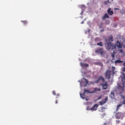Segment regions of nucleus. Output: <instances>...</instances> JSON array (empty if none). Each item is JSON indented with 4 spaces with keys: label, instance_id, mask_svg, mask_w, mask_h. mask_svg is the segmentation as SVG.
Listing matches in <instances>:
<instances>
[{
    "label": "nucleus",
    "instance_id": "nucleus-1",
    "mask_svg": "<svg viewBox=\"0 0 125 125\" xmlns=\"http://www.w3.org/2000/svg\"><path fill=\"white\" fill-rule=\"evenodd\" d=\"M106 42V43L105 44V47L106 48L107 50H109L110 49H111L112 47V43L110 42H107V40H105Z\"/></svg>",
    "mask_w": 125,
    "mask_h": 125
},
{
    "label": "nucleus",
    "instance_id": "nucleus-2",
    "mask_svg": "<svg viewBox=\"0 0 125 125\" xmlns=\"http://www.w3.org/2000/svg\"><path fill=\"white\" fill-rule=\"evenodd\" d=\"M95 53H98L100 54L101 55H103L104 51L103 50V49L102 48H99L95 51Z\"/></svg>",
    "mask_w": 125,
    "mask_h": 125
},
{
    "label": "nucleus",
    "instance_id": "nucleus-3",
    "mask_svg": "<svg viewBox=\"0 0 125 125\" xmlns=\"http://www.w3.org/2000/svg\"><path fill=\"white\" fill-rule=\"evenodd\" d=\"M110 71L109 70H107L105 73V77L107 79L109 80L110 78Z\"/></svg>",
    "mask_w": 125,
    "mask_h": 125
},
{
    "label": "nucleus",
    "instance_id": "nucleus-4",
    "mask_svg": "<svg viewBox=\"0 0 125 125\" xmlns=\"http://www.w3.org/2000/svg\"><path fill=\"white\" fill-rule=\"evenodd\" d=\"M115 45L117 46L118 48H122L123 46L122 44L118 41H117V42L115 43Z\"/></svg>",
    "mask_w": 125,
    "mask_h": 125
},
{
    "label": "nucleus",
    "instance_id": "nucleus-5",
    "mask_svg": "<svg viewBox=\"0 0 125 125\" xmlns=\"http://www.w3.org/2000/svg\"><path fill=\"white\" fill-rule=\"evenodd\" d=\"M97 107H98V104H95L93 106L90 108V110L93 111H96V110H97Z\"/></svg>",
    "mask_w": 125,
    "mask_h": 125
},
{
    "label": "nucleus",
    "instance_id": "nucleus-6",
    "mask_svg": "<svg viewBox=\"0 0 125 125\" xmlns=\"http://www.w3.org/2000/svg\"><path fill=\"white\" fill-rule=\"evenodd\" d=\"M100 81H102L103 82H104V78L102 76L99 77L98 79L96 81V83H98V82H99Z\"/></svg>",
    "mask_w": 125,
    "mask_h": 125
},
{
    "label": "nucleus",
    "instance_id": "nucleus-7",
    "mask_svg": "<svg viewBox=\"0 0 125 125\" xmlns=\"http://www.w3.org/2000/svg\"><path fill=\"white\" fill-rule=\"evenodd\" d=\"M125 86V83L123 82V84H122V86H121L120 84L118 85V88L119 89H120L122 91L124 90V87Z\"/></svg>",
    "mask_w": 125,
    "mask_h": 125
},
{
    "label": "nucleus",
    "instance_id": "nucleus-8",
    "mask_svg": "<svg viewBox=\"0 0 125 125\" xmlns=\"http://www.w3.org/2000/svg\"><path fill=\"white\" fill-rule=\"evenodd\" d=\"M123 115L122 113L121 112H118L116 113V117L117 119H120V118L121 117V116Z\"/></svg>",
    "mask_w": 125,
    "mask_h": 125
},
{
    "label": "nucleus",
    "instance_id": "nucleus-9",
    "mask_svg": "<svg viewBox=\"0 0 125 125\" xmlns=\"http://www.w3.org/2000/svg\"><path fill=\"white\" fill-rule=\"evenodd\" d=\"M101 85L103 86V88L104 89H107V87H108V85H107V83H102L101 84Z\"/></svg>",
    "mask_w": 125,
    "mask_h": 125
},
{
    "label": "nucleus",
    "instance_id": "nucleus-10",
    "mask_svg": "<svg viewBox=\"0 0 125 125\" xmlns=\"http://www.w3.org/2000/svg\"><path fill=\"white\" fill-rule=\"evenodd\" d=\"M81 66L82 67H87H87H88L89 65H88V63L81 62Z\"/></svg>",
    "mask_w": 125,
    "mask_h": 125
},
{
    "label": "nucleus",
    "instance_id": "nucleus-11",
    "mask_svg": "<svg viewBox=\"0 0 125 125\" xmlns=\"http://www.w3.org/2000/svg\"><path fill=\"white\" fill-rule=\"evenodd\" d=\"M109 97H110L111 99H114L115 97V94L114 91H111L110 95H109Z\"/></svg>",
    "mask_w": 125,
    "mask_h": 125
},
{
    "label": "nucleus",
    "instance_id": "nucleus-12",
    "mask_svg": "<svg viewBox=\"0 0 125 125\" xmlns=\"http://www.w3.org/2000/svg\"><path fill=\"white\" fill-rule=\"evenodd\" d=\"M109 17L108 16L107 13H105L104 15L102 17L103 20H105V19H109Z\"/></svg>",
    "mask_w": 125,
    "mask_h": 125
},
{
    "label": "nucleus",
    "instance_id": "nucleus-13",
    "mask_svg": "<svg viewBox=\"0 0 125 125\" xmlns=\"http://www.w3.org/2000/svg\"><path fill=\"white\" fill-rule=\"evenodd\" d=\"M107 40V42H112L113 41V37L112 35H110L109 37H108V39H106Z\"/></svg>",
    "mask_w": 125,
    "mask_h": 125
},
{
    "label": "nucleus",
    "instance_id": "nucleus-14",
    "mask_svg": "<svg viewBox=\"0 0 125 125\" xmlns=\"http://www.w3.org/2000/svg\"><path fill=\"white\" fill-rule=\"evenodd\" d=\"M107 13L109 15L112 16L113 14V12L112 11H111L110 8H108L107 10Z\"/></svg>",
    "mask_w": 125,
    "mask_h": 125
},
{
    "label": "nucleus",
    "instance_id": "nucleus-15",
    "mask_svg": "<svg viewBox=\"0 0 125 125\" xmlns=\"http://www.w3.org/2000/svg\"><path fill=\"white\" fill-rule=\"evenodd\" d=\"M125 96H122V99H124L123 101L121 102V104H125Z\"/></svg>",
    "mask_w": 125,
    "mask_h": 125
},
{
    "label": "nucleus",
    "instance_id": "nucleus-16",
    "mask_svg": "<svg viewBox=\"0 0 125 125\" xmlns=\"http://www.w3.org/2000/svg\"><path fill=\"white\" fill-rule=\"evenodd\" d=\"M114 62L115 64L121 63L123 62V61L119 60H116Z\"/></svg>",
    "mask_w": 125,
    "mask_h": 125
},
{
    "label": "nucleus",
    "instance_id": "nucleus-17",
    "mask_svg": "<svg viewBox=\"0 0 125 125\" xmlns=\"http://www.w3.org/2000/svg\"><path fill=\"white\" fill-rule=\"evenodd\" d=\"M89 93V91L88 90H85V89H84V93L83 94V96H84V94H85V93Z\"/></svg>",
    "mask_w": 125,
    "mask_h": 125
},
{
    "label": "nucleus",
    "instance_id": "nucleus-18",
    "mask_svg": "<svg viewBox=\"0 0 125 125\" xmlns=\"http://www.w3.org/2000/svg\"><path fill=\"white\" fill-rule=\"evenodd\" d=\"M122 105V104H118V105L117 106V108H116V111H118V110H119V108H120V107H121Z\"/></svg>",
    "mask_w": 125,
    "mask_h": 125
},
{
    "label": "nucleus",
    "instance_id": "nucleus-19",
    "mask_svg": "<svg viewBox=\"0 0 125 125\" xmlns=\"http://www.w3.org/2000/svg\"><path fill=\"white\" fill-rule=\"evenodd\" d=\"M97 45H98V46H99L102 47V46H103V42H99V43H97Z\"/></svg>",
    "mask_w": 125,
    "mask_h": 125
},
{
    "label": "nucleus",
    "instance_id": "nucleus-20",
    "mask_svg": "<svg viewBox=\"0 0 125 125\" xmlns=\"http://www.w3.org/2000/svg\"><path fill=\"white\" fill-rule=\"evenodd\" d=\"M116 48V44H115V45L112 44V47H111V49L114 50V49H115Z\"/></svg>",
    "mask_w": 125,
    "mask_h": 125
},
{
    "label": "nucleus",
    "instance_id": "nucleus-21",
    "mask_svg": "<svg viewBox=\"0 0 125 125\" xmlns=\"http://www.w3.org/2000/svg\"><path fill=\"white\" fill-rule=\"evenodd\" d=\"M108 100V98L107 97H105V98L102 101L104 102V103L105 104L106 103V102Z\"/></svg>",
    "mask_w": 125,
    "mask_h": 125
},
{
    "label": "nucleus",
    "instance_id": "nucleus-22",
    "mask_svg": "<svg viewBox=\"0 0 125 125\" xmlns=\"http://www.w3.org/2000/svg\"><path fill=\"white\" fill-rule=\"evenodd\" d=\"M21 22L24 24H26L28 23V21H21Z\"/></svg>",
    "mask_w": 125,
    "mask_h": 125
},
{
    "label": "nucleus",
    "instance_id": "nucleus-23",
    "mask_svg": "<svg viewBox=\"0 0 125 125\" xmlns=\"http://www.w3.org/2000/svg\"><path fill=\"white\" fill-rule=\"evenodd\" d=\"M105 109V107L103 106L101 107V112H103L104 111V109Z\"/></svg>",
    "mask_w": 125,
    "mask_h": 125
},
{
    "label": "nucleus",
    "instance_id": "nucleus-24",
    "mask_svg": "<svg viewBox=\"0 0 125 125\" xmlns=\"http://www.w3.org/2000/svg\"><path fill=\"white\" fill-rule=\"evenodd\" d=\"M83 79L85 81V82L86 83V84H88V81L85 78H83Z\"/></svg>",
    "mask_w": 125,
    "mask_h": 125
},
{
    "label": "nucleus",
    "instance_id": "nucleus-25",
    "mask_svg": "<svg viewBox=\"0 0 125 125\" xmlns=\"http://www.w3.org/2000/svg\"><path fill=\"white\" fill-rule=\"evenodd\" d=\"M95 91H101V89L96 87V88H95Z\"/></svg>",
    "mask_w": 125,
    "mask_h": 125
},
{
    "label": "nucleus",
    "instance_id": "nucleus-26",
    "mask_svg": "<svg viewBox=\"0 0 125 125\" xmlns=\"http://www.w3.org/2000/svg\"><path fill=\"white\" fill-rule=\"evenodd\" d=\"M100 40L99 39V38H96L95 39V42H100Z\"/></svg>",
    "mask_w": 125,
    "mask_h": 125
},
{
    "label": "nucleus",
    "instance_id": "nucleus-27",
    "mask_svg": "<svg viewBox=\"0 0 125 125\" xmlns=\"http://www.w3.org/2000/svg\"><path fill=\"white\" fill-rule=\"evenodd\" d=\"M101 98H102V95H100V96L98 98V99L96 100V101H98V100L101 99Z\"/></svg>",
    "mask_w": 125,
    "mask_h": 125
},
{
    "label": "nucleus",
    "instance_id": "nucleus-28",
    "mask_svg": "<svg viewBox=\"0 0 125 125\" xmlns=\"http://www.w3.org/2000/svg\"><path fill=\"white\" fill-rule=\"evenodd\" d=\"M125 11L123 9H122V11H121V13L122 14V15L125 14Z\"/></svg>",
    "mask_w": 125,
    "mask_h": 125
},
{
    "label": "nucleus",
    "instance_id": "nucleus-29",
    "mask_svg": "<svg viewBox=\"0 0 125 125\" xmlns=\"http://www.w3.org/2000/svg\"><path fill=\"white\" fill-rule=\"evenodd\" d=\"M118 51H119V53H123V49L118 50Z\"/></svg>",
    "mask_w": 125,
    "mask_h": 125
},
{
    "label": "nucleus",
    "instance_id": "nucleus-30",
    "mask_svg": "<svg viewBox=\"0 0 125 125\" xmlns=\"http://www.w3.org/2000/svg\"><path fill=\"white\" fill-rule=\"evenodd\" d=\"M100 104L101 105H102L104 104V102L102 101L101 102H100Z\"/></svg>",
    "mask_w": 125,
    "mask_h": 125
},
{
    "label": "nucleus",
    "instance_id": "nucleus-31",
    "mask_svg": "<svg viewBox=\"0 0 125 125\" xmlns=\"http://www.w3.org/2000/svg\"><path fill=\"white\" fill-rule=\"evenodd\" d=\"M52 94H53V95H56V91L55 90H53L52 91Z\"/></svg>",
    "mask_w": 125,
    "mask_h": 125
},
{
    "label": "nucleus",
    "instance_id": "nucleus-32",
    "mask_svg": "<svg viewBox=\"0 0 125 125\" xmlns=\"http://www.w3.org/2000/svg\"><path fill=\"white\" fill-rule=\"evenodd\" d=\"M111 56L112 57V58H114V57H115L114 52L113 53L111 54Z\"/></svg>",
    "mask_w": 125,
    "mask_h": 125
},
{
    "label": "nucleus",
    "instance_id": "nucleus-33",
    "mask_svg": "<svg viewBox=\"0 0 125 125\" xmlns=\"http://www.w3.org/2000/svg\"><path fill=\"white\" fill-rule=\"evenodd\" d=\"M80 96H81V97L82 99H84V97H83V95L82 94V93H80Z\"/></svg>",
    "mask_w": 125,
    "mask_h": 125
},
{
    "label": "nucleus",
    "instance_id": "nucleus-34",
    "mask_svg": "<svg viewBox=\"0 0 125 125\" xmlns=\"http://www.w3.org/2000/svg\"><path fill=\"white\" fill-rule=\"evenodd\" d=\"M116 123H117V124H119L120 122V120H116Z\"/></svg>",
    "mask_w": 125,
    "mask_h": 125
},
{
    "label": "nucleus",
    "instance_id": "nucleus-35",
    "mask_svg": "<svg viewBox=\"0 0 125 125\" xmlns=\"http://www.w3.org/2000/svg\"><path fill=\"white\" fill-rule=\"evenodd\" d=\"M122 71H123V72H125V67H124V68H122Z\"/></svg>",
    "mask_w": 125,
    "mask_h": 125
},
{
    "label": "nucleus",
    "instance_id": "nucleus-36",
    "mask_svg": "<svg viewBox=\"0 0 125 125\" xmlns=\"http://www.w3.org/2000/svg\"><path fill=\"white\" fill-rule=\"evenodd\" d=\"M55 104H58V101L57 100H56Z\"/></svg>",
    "mask_w": 125,
    "mask_h": 125
},
{
    "label": "nucleus",
    "instance_id": "nucleus-37",
    "mask_svg": "<svg viewBox=\"0 0 125 125\" xmlns=\"http://www.w3.org/2000/svg\"><path fill=\"white\" fill-rule=\"evenodd\" d=\"M112 70H113V71H114L115 70V68L114 66L112 67Z\"/></svg>",
    "mask_w": 125,
    "mask_h": 125
},
{
    "label": "nucleus",
    "instance_id": "nucleus-38",
    "mask_svg": "<svg viewBox=\"0 0 125 125\" xmlns=\"http://www.w3.org/2000/svg\"><path fill=\"white\" fill-rule=\"evenodd\" d=\"M83 23H84V21H82V22H81V24H83Z\"/></svg>",
    "mask_w": 125,
    "mask_h": 125
},
{
    "label": "nucleus",
    "instance_id": "nucleus-39",
    "mask_svg": "<svg viewBox=\"0 0 125 125\" xmlns=\"http://www.w3.org/2000/svg\"><path fill=\"white\" fill-rule=\"evenodd\" d=\"M104 125H106V123H104Z\"/></svg>",
    "mask_w": 125,
    "mask_h": 125
},
{
    "label": "nucleus",
    "instance_id": "nucleus-40",
    "mask_svg": "<svg viewBox=\"0 0 125 125\" xmlns=\"http://www.w3.org/2000/svg\"><path fill=\"white\" fill-rule=\"evenodd\" d=\"M123 65L125 66V62L124 63Z\"/></svg>",
    "mask_w": 125,
    "mask_h": 125
},
{
    "label": "nucleus",
    "instance_id": "nucleus-41",
    "mask_svg": "<svg viewBox=\"0 0 125 125\" xmlns=\"http://www.w3.org/2000/svg\"><path fill=\"white\" fill-rule=\"evenodd\" d=\"M124 78L125 79V75L124 76Z\"/></svg>",
    "mask_w": 125,
    "mask_h": 125
},
{
    "label": "nucleus",
    "instance_id": "nucleus-42",
    "mask_svg": "<svg viewBox=\"0 0 125 125\" xmlns=\"http://www.w3.org/2000/svg\"><path fill=\"white\" fill-rule=\"evenodd\" d=\"M104 4H106V2H104Z\"/></svg>",
    "mask_w": 125,
    "mask_h": 125
},
{
    "label": "nucleus",
    "instance_id": "nucleus-43",
    "mask_svg": "<svg viewBox=\"0 0 125 125\" xmlns=\"http://www.w3.org/2000/svg\"><path fill=\"white\" fill-rule=\"evenodd\" d=\"M58 96H59V94H58Z\"/></svg>",
    "mask_w": 125,
    "mask_h": 125
},
{
    "label": "nucleus",
    "instance_id": "nucleus-44",
    "mask_svg": "<svg viewBox=\"0 0 125 125\" xmlns=\"http://www.w3.org/2000/svg\"><path fill=\"white\" fill-rule=\"evenodd\" d=\"M108 2H109V0H108Z\"/></svg>",
    "mask_w": 125,
    "mask_h": 125
}]
</instances>
